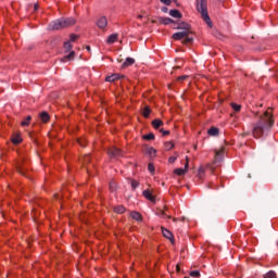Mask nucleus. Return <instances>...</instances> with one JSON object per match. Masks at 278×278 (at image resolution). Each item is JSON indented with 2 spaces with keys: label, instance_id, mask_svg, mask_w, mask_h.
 Returning a JSON list of instances; mask_svg holds the SVG:
<instances>
[{
  "label": "nucleus",
  "instance_id": "38",
  "mask_svg": "<svg viewBox=\"0 0 278 278\" xmlns=\"http://www.w3.org/2000/svg\"><path fill=\"white\" fill-rule=\"evenodd\" d=\"M188 168H190V159L188 156H186V164H185L184 170H186V173H188Z\"/></svg>",
  "mask_w": 278,
  "mask_h": 278
},
{
  "label": "nucleus",
  "instance_id": "45",
  "mask_svg": "<svg viewBox=\"0 0 278 278\" xmlns=\"http://www.w3.org/2000/svg\"><path fill=\"white\" fill-rule=\"evenodd\" d=\"M16 170L20 175H25V172H23V168L20 165H17Z\"/></svg>",
  "mask_w": 278,
  "mask_h": 278
},
{
  "label": "nucleus",
  "instance_id": "52",
  "mask_svg": "<svg viewBox=\"0 0 278 278\" xmlns=\"http://www.w3.org/2000/svg\"><path fill=\"white\" fill-rule=\"evenodd\" d=\"M176 270H177V273H179V270H181V268L179 267V265L176 266Z\"/></svg>",
  "mask_w": 278,
  "mask_h": 278
},
{
  "label": "nucleus",
  "instance_id": "24",
  "mask_svg": "<svg viewBox=\"0 0 278 278\" xmlns=\"http://www.w3.org/2000/svg\"><path fill=\"white\" fill-rule=\"evenodd\" d=\"M182 45H192L194 42V38L190 37V35L184 36Z\"/></svg>",
  "mask_w": 278,
  "mask_h": 278
},
{
  "label": "nucleus",
  "instance_id": "5",
  "mask_svg": "<svg viewBox=\"0 0 278 278\" xmlns=\"http://www.w3.org/2000/svg\"><path fill=\"white\" fill-rule=\"evenodd\" d=\"M48 29L49 31H60L61 29H64L62 18L51 22L48 26Z\"/></svg>",
  "mask_w": 278,
  "mask_h": 278
},
{
  "label": "nucleus",
  "instance_id": "26",
  "mask_svg": "<svg viewBox=\"0 0 278 278\" xmlns=\"http://www.w3.org/2000/svg\"><path fill=\"white\" fill-rule=\"evenodd\" d=\"M63 49L65 50V53H68V51H71V49H73V45L71 43V41H65L63 43Z\"/></svg>",
  "mask_w": 278,
  "mask_h": 278
},
{
  "label": "nucleus",
  "instance_id": "17",
  "mask_svg": "<svg viewBox=\"0 0 278 278\" xmlns=\"http://www.w3.org/2000/svg\"><path fill=\"white\" fill-rule=\"evenodd\" d=\"M136 64V60L132 58H126V61L122 64V68H127V66H134Z\"/></svg>",
  "mask_w": 278,
  "mask_h": 278
},
{
  "label": "nucleus",
  "instance_id": "43",
  "mask_svg": "<svg viewBox=\"0 0 278 278\" xmlns=\"http://www.w3.org/2000/svg\"><path fill=\"white\" fill-rule=\"evenodd\" d=\"M189 75H182V76H179L178 78H177V81H184V80H186V79H189Z\"/></svg>",
  "mask_w": 278,
  "mask_h": 278
},
{
  "label": "nucleus",
  "instance_id": "35",
  "mask_svg": "<svg viewBox=\"0 0 278 278\" xmlns=\"http://www.w3.org/2000/svg\"><path fill=\"white\" fill-rule=\"evenodd\" d=\"M77 38H79V35L76 34H71L70 35V40L67 42H75L77 40Z\"/></svg>",
  "mask_w": 278,
  "mask_h": 278
},
{
  "label": "nucleus",
  "instance_id": "29",
  "mask_svg": "<svg viewBox=\"0 0 278 278\" xmlns=\"http://www.w3.org/2000/svg\"><path fill=\"white\" fill-rule=\"evenodd\" d=\"M163 25H175V20L170 17H164Z\"/></svg>",
  "mask_w": 278,
  "mask_h": 278
},
{
  "label": "nucleus",
  "instance_id": "62",
  "mask_svg": "<svg viewBox=\"0 0 278 278\" xmlns=\"http://www.w3.org/2000/svg\"><path fill=\"white\" fill-rule=\"evenodd\" d=\"M162 186H164V182H162Z\"/></svg>",
  "mask_w": 278,
  "mask_h": 278
},
{
  "label": "nucleus",
  "instance_id": "11",
  "mask_svg": "<svg viewBox=\"0 0 278 278\" xmlns=\"http://www.w3.org/2000/svg\"><path fill=\"white\" fill-rule=\"evenodd\" d=\"M144 199H147L148 201H151V203H156L157 198L155 195H153V193H151V190L147 189L142 192Z\"/></svg>",
  "mask_w": 278,
  "mask_h": 278
},
{
  "label": "nucleus",
  "instance_id": "25",
  "mask_svg": "<svg viewBox=\"0 0 278 278\" xmlns=\"http://www.w3.org/2000/svg\"><path fill=\"white\" fill-rule=\"evenodd\" d=\"M128 181H130L131 190H136V188H138V186H140V181H138L136 179L128 178Z\"/></svg>",
  "mask_w": 278,
  "mask_h": 278
},
{
  "label": "nucleus",
  "instance_id": "14",
  "mask_svg": "<svg viewBox=\"0 0 278 278\" xmlns=\"http://www.w3.org/2000/svg\"><path fill=\"white\" fill-rule=\"evenodd\" d=\"M143 147L146 149V153L150 155V157H155L157 155V150H155V148L149 147L147 144H144Z\"/></svg>",
  "mask_w": 278,
  "mask_h": 278
},
{
  "label": "nucleus",
  "instance_id": "23",
  "mask_svg": "<svg viewBox=\"0 0 278 278\" xmlns=\"http://www.w3.org/2000/svg\"><path fill=\"white\" fill-rule=\"evenodd\" d=\"M130 216L134 220H138L140 223V220H142V214H140L139 212L137 211H132L130 213Z\"/></svg>",
  "mask_w": 278,
  "mask_h": 278
},
{
  "label": "nucleus",
  "instance_id": "16",
  "mask_svg": "<svg viewBox=\"0 0 278 278\" xmlns=\"http://www.w3.org/2000/svg\"><path fill=\"white\" fill-rule=\"evenodd\" d=\"M151 125L154 129H160V127H164V122H162L160 118H156L151 122Z\"/></svg>",
  "mask_w": 278,
  "mask_h": 278
},
{
  "label": "nucleus",
  "instance_id": "50",
  "mask_svg": "<svg viewBox=\"0 0 278 278\" xmlns=\"http://www.w3.org/2000/svg\"><path fill=\"white\" fill-rule=\"evenodd\" d=\"M84 162H86V164H88V162H90V156L86 155V156L84 157Z\"/></svg>",
  "mask_w": 278,
  "mask_h": 278
},
{
  "label": "nucleus",
  "instance_id": "18",
  "mask_svg": "<svg viewBox=\"0 0 278 278\" xmlns=\"http://www.w3.org/2000/svg\"><path fill=\"white\" fill-rule=\"evenodd\" d=\"M39 118H41L42 123H49V121H51V116L49 113H47V111L41 112L39 114Z\"/></svg>",
  "mask_w": 278,
  "mask_h": 278
},
{
  "label": "nucleus",
  "instance_id": "13",
  "mask_svg": "<svg viewBox=\"0 0 278 278\" xmlns=\"http://www.w3.org/2000/svg\"><path fill=\"white\" fill-rule=\"evenodd\" d=\"M97 25H98L99 29H105V27H108V17L101 16L98 20Z\"/></svg>",
  "mask_w": 278,
  "mask_h": 278
},
{
  "label": "nucleus",
  "instance_id": "4",
  "mask_svg": "<svg viewBox=\"0 0 278 278\" xmlns=\"http://www.w3.org/2000/svg\"><path fill=\"white\" fill-rule=\"evenodd\" d=\"M109 157L111 160H115L117 157H123V150L116 148V147H112V148H109L108 151H106Z\"/></svg>",
  "mask_w": 278,
  "mask_h": 278
},
{
  "label": "nucleus",
  "instance_id": "53",
  "mask_svg": "<svg viewBox=\"0 0 278 278\" xmlns=\"http://www.w3.org/2000/svg\"><path fill=\"white\" fill-rule=\"evenodd\" d=\"M86 49L87 51H91L90 46H87Z\"/></svg>",
  "mask_w": 278,
  "mask_h": 278
},
{
  "label": "nucleus",
  "instance_id": "39",
  "mask_svg": "<svg viewBox=\"0 0 278 278\" xmlns=\"http://www.w3.org/2000/svg\"><path fill=\"white\" fill-rule=\"evenodd\" d=\"M109 188L111 192H116V182H110Z\"/></svg>",
  "mask_w": 278,
  "mask_h": 278
},
{
  "label": "nucleus",
  "instance_id": "19",
  "mask_svg": "<svg viewBox=\"0 0 278 278\" xmlns=\"http://www.w3.org/2000/svg\"><path fill=\"white\" fill-rule=\"evenodd\" d=\"M118 40V34H112L109 36L106 42L108 45H114Z\"/></svg>",
  "mask_w": 278,
  "mask_h": 278
},
{
  "label": "nucleus",
  "instance_id": "21",
  "mask_svg": "<svg viewBox=\"0 0 278 278\" xmlns=\"http://www.w3.org/2000/svg\"><path fill=\"white\" fill-rule=\"evenodd\" d=\"M143 118H149L151 116V108L146 105L141 112Z\"/></svg>",
  "mask_w": 278,
  "mask_h": 278
},
{
  "label": "nucleus",
  "instance_id": "8",
  "mask_svg": "<svg viewBox=\"0 0 278 278\" xmlns=\"http://www.w3.org/2000/svg\"><path fill=\"white\" fill-rule=\"evenodd\" d=\"M117 79H125V76L118 73H115L105 77V81H109L110 84H114V81H117Z\"/></svg>",
  "mask_w": 278,
  "mask_h": 278
},
{
  "label": "nucleus",
  "instance_id": "33",
  "mask_svg": "<svg viewBox=\"0 0 278 278\" xmlns=\"http://www.w3.org/2000/svg\"><path fill=\"white\" fill-rule=\"evenodd\" d=\"M264 278H277V274L270 270L264 275Z\"/></svg>",
  "mask_w": 278,
  "mask_h": 278
},
{
  "label": "nucleus",
  "instance_id": "6",
  "mask_svg": "<svg viewBox=\"0 0 278 278\" xmlns=\"http://www.w3.org/2000/svg\"><path fill=\"white\" fill-rule=\"evenodd\" d=\"M61 22L63 23V29H66V27H73L77 23V20L74 17H62Z\"/></svg>",
  "mask_w": 278,
  "mask_h": 278
},
{
  "label": "nucleus",
  "instance_id": "60",
  "mask_svg": "<svg viewBox=\"0 0 278 278\" xmlns=\"http://www.w3.org/2000/svg\"><path fill=\"white\" fill-rule=\"evenodd\" d=\"M51 45H53V41H51Z\"/></svg>",
  "mask_w": 278,
  "mask_h": 278
},
{
  "label": "nucleus",
  "instance_id": "41",
  "mask_svg": "<svg viewBox=\"0 0 278 278\" xmlns=\"http://www.w3.org/2000/svg\"><path fill=\"white\" fill-rule=\"evenodd\" d=\"M160 134H162V136H170V130H165L164 128H161Z\"/></svg>",
  "mask_w": 278,
  "mask_h": 278
},
{
  "label": "nucleus",
  "instance_id": "37",
  "mask_svg": "<svg viewBox=\"0 0 278 278\" xmlns=\"http://www.w3.org/2000/svg\"><path fill=\"white\" fill-rule=\"evenodd\" d=\"M148 170L153 175L155 173V165L153 163L148 164Z\"/></svg>",
  "mask_w": 278,
  "mask_h": 278
},
{
  "label": "nucleus",
  "instance_id": "40",
  "mask_svg": "<svg viewBox=\"0 0 278 278\" xmlns=\"http://www.w3.org/2000/svg\"><path fill=\"white\" fill-rule=\"evenodd\" d=\"M213 36H215V38H218V39L223 38V34L217 29L214 30Z\"/></svg>",
  "mask_w": 278,
  "mask_h": 278
},
{
  "label": "nucleus",
  "instance_id": "31",
  "mask_svg": "<svg viewBox=\"0 0 278 278\" xmlns=\"http://www.w3.org/2000/svg\"><path fill=\"white\" fill-rule=\"evenodd\" d=\"M30 122H31V116L28 115V116L26 117V119L21 123V125H22V127H27V126H29V123H30Z\"/></svg>",
  "mask_w": 278,
  "mask_h": 278
},
{
  "label": "nucleus",
  "instance_id": "56",
  "mask_svg": "<svg viewBox=\"0 0 278 278\" xmlns=\"http://www.w3.org/2000/svg\"><path fill=\"white\" fill-rule=\"evenodd\" d=\"M151 23L155 24V23H157V21H155V20H152V21H151Z\"/></svg>",
  "mask_w": 278,
  "mask_h": 278
},
{
  "label": "nucleus",
  "instance_id": "47",
  "mask_svg": "<svg viewBox=\"0 0 278 278\" xmlns=\"http://www.w3.org/2000/svg\"><path fill=\"white\" fill-rule=\"evenodd\" d=\"M157 21H159L160 25H164V17L159 16V17H157Z\"/></svg>",
  "mask_w": 278,
  "mask_h": 278
},
{
  "label": "nucleus",
  "instance_id": "7",
  "mask_svg": "<svg viewBox=\"0 0 278 278\" xmlns=\"http://www.w3.org/2000/svg\"><path fill=\"white\" fill-rule=\"evenodd\" d=\"M161 229H162V235L164 236V238L169 240L170 244H175V236L173 235V232L164 227H161Z\"/></svg>",
  "mask_w": 278,
  "mask_h": 278
},
{
  "label": "nucleus",
  "instance_id": "63",
  "mask_svg": "<svg viewBox=\"0 0 278 278\" xmlns=\"http://www.w3.org/2000/svg\"><path fill=\"white\" fill-rule=\"evenodd\" d=\"M185 278H190V277H185Z\"/></svg>",
  "mask_w": 278,
  "mask_h": 278
},
{
  "label": "nucleus",
  "instance_id": "34",
  "mask_svg": "<svg viewBox=\"0 0 278 278\" xmlns=\"http://www.w3.org/2000/svg\"><path fill=\"white\" fill-rule=\"evenodd\" d=\"M232 110H235L236 112H240L242 110V105L240 104H236V103H230Z\"/></svg>",
  "mask_w": 278,
  "mask_h": 278
},
{
  "label": "nucleus",
  "instance_id": "1",
  "mask_svg": "<svg viewBox=\"0 0 278 278\" xmlns=\"http://www.w3.org/2000/svg\"><path fill=\"white\" fill-rule=\"evenodd\" d=\"M268 109L264 112L263 115L260 116L257 123L253 124V137L262 138L265 134H268L270 129H273V125H275V119H273V114Z\"/></svg>",
  "mask_w": 278,
  "mask_h": 278
},
{
  "label": "nucleus",
  "instance_id": "48",
  "mask_svg": "<svg viewBox=\"0 0 278 278\" xmlns=\"http://www.w3.org/2000/svg\"><path fill=\"white\" fill-rule=\"evenodd\" d=\"M172 3H175L176 8H180L181 7V4L177 0H172Z\"/></svg>",
  "mask_w": 278,
  "mask_h": 278
},
{
  "label": "nucleus",
  "instance_id": "32",
  "mask_svg": "<svg viewBox=\"0 0 278 278\" xmlns=\"http://www.w3.org/2000/svg\"><path fill=\"white\" fill-rule=\"evenodd\" d=\"M164 144H165V149H167V151H170V149H175V143L172 141H166Z\"/></svg>",
  "mask_w": 278,
  "mask_h": 278
},
{
  "label": "nucleus",
  "instance_id": "58",
  "mask_svg": "<svg viewBox=\"0 0 278 278\" xmlns=\"http://www.w3.org/2000/svg\"><path fill=\"white\" fill-rule=\"evenodd\" d=\"M138 18H142V15H138Z\"/></svg>",
  "mask_w": 278,
  "mask_h": 278
},
{
  "label": "nucleus",
  "instance_id": "10",
  "mask_svg": "<svg viewBox=\"0 0 278 278\" xmlns=\"http://www.w3.org/2000/svg\"><path fill=\"white\" fill-rule=\"evenodd\" d=\"M205 170H214V168L210 164L206 166H200L198 170L199 179H203V177H205Z\"/></svg>",
  "mask_w": 278,
  "mask_h": 278
},
{
  "label": "nucleus",
  "instance_id": "36",
  "mask_svg": "<svg viewBox=\"0 0 278 278\" xmlns=\"http://www.w3.org/2000/svg\"><path fill=\"white\" fill-rule=\"evenodd\" d=\"M189 277H201V271L192 270L189 273Z\"/></svg>",
  "mask_w": 278,
  "mask_h": 278
},
{
  "label": "nucleus",
  "instance_id": "20",
  "mask_svg": "<svg viewBox=\"0 0 278 278\" xmlns=\"http://www.w3.org/2000/svg\"><path fill=\"white\" fill-rule=\"evenodd\" d=\"M66 60L68 62L75 60V51H71L67 55L63 56V59H61V62H66Z\"/></svg>",
  "mask_w": 278,
  "mask_h": 278
},
{
  "label": "nucleus",
  "instance_id": "30",
  "mask_svg": "<svg viewBox=\"0 0 278 278\" xmlns=\"http://www.w3.org/2000/svg\"><path fill=\"white\" fill-rule=\"evenodd\" d=\"M186 173L187 172L184 168H176V169H174V174L178 175L179 177L186 175Z\"/></svg>",
  "mask_w": 278,
  "mask_h": 278
},
{
  "label": "nucleus",
  "instance_id": "54",
  "mask_svg": "<svg viewBox=\"0 0 278 278\" xmlns=\"http://www.w3.org/2000/svg\"><path fill=\"white\" fill-rule=\"evenodd\" d=\"M162 216H166V213L164 211L161 212Z\"/></svg>",
  "mask_w": 278,
  "mask_h": 278
},
{
  "label": "nucleus",
  "instance_id": "49",
  "mask_svg": "<svg viewBox=\"0 0 278 278\" xmlns=\"http://www.w3.org/2000/svg\"><path fill=\"white\" fill-rule=\"evenodd\" d=\"M39 8H40V5H39L38 3H35V4H34V10H35V12H38Z\"/></svg>",
  "mask_w": 278,
  "mask_h": 278
},
{
  "label": "nucleus",
  "instance_id": "2",
  "mask_svg": "<svg viewBox=\"0 0 278 278\" xmlns=\"http://www.w3.org/2000/svg\"><path fill=\"white\" fill-rule=\"evenodd\" d=\"M173 29H178L181 31L175 33L172 38L173 40H184V36H190L192 34V25H190L188 22L178 20L175 21Z\"/></svg>",
  "mask_w": 278,
  "mask_h": 278
},
{
  "label": "nucleus",
  "instance_id": "22",
  "mask_svg": "<svg viewBox=\"0 0 278 278\" xmlns=\"http://www.w3.org/2000/svg\"><path fill=\"white\" fill-rule=\"evenodd\" d=\"M207 134L208 136H219L220 129H218V127L213 126L207 130Z\"/></svg>",
  "mask_w": 278,
  "mask_h": 278
},
{
  "label": "nucleus",
  "instance_id": "46",
  "mask_svg": "<svg viewBox=\"0 0 278 278\" xmlns=\"http://www.w3.org/2000/svg\"><path fill=\"white\" fill-rule=\"evenodd\" d=\"M161 12H163L164 14H166L168 12V7H162L161 8Z\"/></svg>",
  "mask_w": 278,
  "mask_h": 278
},
{
  "label": "nucleus",
  "instance_id": "3",
  "mask_svg": "<svg viewBox=\"0 0 278 278\" xmlns=\"http://www.w3.org/2000/svg\"><path fill=\"white\" fill-rule=\"evenodd\" d=\"M197 11L201 14L206 25L212 28L214 27L210 13L207 12V0H195Z\"/></svg>",
  "mask_w": 278,
  "mask_h": 278
},
{
  "label": "nucleus",
  "instance_id": "57",
  "mask_svg": "<svg viewBox=\"0 0 278 278\" xmlns=\"http://www.w3.org/2000/svg\"><path fill=\"white\" fill-rule=\"evenodd\" d=\"M174 223H177V218H173Z\"/></svg>",
  "mask_w": 278,
  "mask_h": 278
},
{
  "label": "nucleus",
  "instance_id": "44",
  "mask_svg": "<svg viewBox=\"0 0 278 278\" xmlns=\"http://www.w3.org/2000/svg\"><path fill=\"white\" fill-rule=\"evenodd\" d=\"M168 162H169V164H175V162H177V156H170L168 159Z\"/></svg>",
  "mask_w": 278,
  "mask_h": 278
},
{
  "label": "nucleus",
  "instance_id": "9",
  "mask_svg": "<svg viewBox=\"0 0 278 278\" xmlns=\"http://www.w3.org/2000/svg\"><path fill=\"white\" fill-rule=\"evenodd\" d=\"M225 157V148L223 147L219 151L215 152V160L213 164H218V162H223Z\"/></svg>",
  "mask_w": 278,
  "mask_h": 278
},
{
  "label": "nucleus",
  "instance_id": "15",
  "mask_svg": "<svg viewBox=\"0 0 278 278\" xmlns=\"http://www.w3.org/2000/svg\"><path fill=\"white\" fill-rule=\"evenodd\" d=\"M11 142L13 144H21V142H23V138L21 137V132L16 134V135H12L11 136Z\"/></svg>",
  "mask_w": 278,
  "mask_h": 278
},
{
  "label": "nucleus",
  "instance_id": "42",
  "mask_svg": "<svg viewBox=\"0 0 278 278\" xmlns=\"http://www.w3.org/2000/svg\"><path fill=\"white\" fill-rule=\"evenodd\" d=\"M161 3H163V5H172L173 4V0H160Z\"/></svg>",
  "mask_w": 278,
  "mask_h": 278
},
{
  "label": "nucleus",
  "instance_id": "51",
  "mask_svg": "<svg viewBox=\"0 0 278 278\" xmlns=\"http://www.w3.org/2000/svg\"><path fill=\"white\" fill-rule=\"evenodd\" d=\"M78 144H80V147H86V143H84L81 140H78Z\"/></svg>",
  "mask_w": 278,
  "mask_h": 278
},
{
  "label": "nucleus",
  "instance_id": "27",
  "mask_svg": "<svg viewBox=\"0 0 278 278\" xmlns=\"http://www.w3.org/2000/svg\"><path fill=\"white\" fill-rule=\"evenodd\" d=\"M142 140H148V141L155 140V135L153 132H150L148 135H143Z\"/></svg>",
  "mask_w": 278,
  "mask_h": 278
},
{
  "label": "nucleus",
  "instance_id": "59",
  "mask_svg": "<svg viewBox=\"0 0 278 278\" xmlns=\"http://www.w3.org/2000/svg\"><path fill=\"white\" fill-rule=\"evenodd\" d=\"M167 218H173V216L168 215Z\"/></svg>",
  "mask_w": 278,
  "mask_h": 278
},
{
  "label": "nucleus",
  "instance_id": "12",
  "mask_svg": "<svg viewBox=\"0 0 278 278\" xmlns=\"http://www.w3.org/2000/svg\"><path fill=\"white\" fill-rule=\"evenodd\" d=\"M169 16H172V18H178V20L184 18V14L177 9L169 10Z\"/></svg>",
  "mask_w": 278,
  "mask_h": 278
},
{
  "label": "nucleus",
  "instance_id": "28",
  "mask_svg": "<svg viewBox=\"0 0 278 278\" xmlns=\"http://www.w3.org/2000/svg\"><path fill=\"white\" fill-rule=\"evenodd\" d=\"M115 214H125V207L123 205H118L114 207Z\"/></svg>",
  "mask_w": 278,
  "mask_h": 278
},
{
  "label": "nucleus",
  "instance_id": "55",
  "mask_svg": "<svg viewBox=\"0 0 278 278\" xmlns=\"http://www.w3.org/2000/svg\"><path fill=\"white\" fill-rule=\"evenodd\" d=\"M179 68H180L179 66H175V67H174V71H177V70H179Z\"/></svg>",
  "mask_w": 278,
  "mask_h": 278
},
{
  "label": "nucleus",
  "instance_id": "61",
  "mask_svg": "<svg viewBox=\"0 0 278 278\" xmlns=\"http://www.w3.org/2000/svg\"><path fill=\"white\" fill-rule=\"evenodd\" d=\"M194 149H197V146H194Z\"/></svg>",
  "mask_w": 278,
  "mask_h": 278
}]
</instances>
